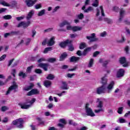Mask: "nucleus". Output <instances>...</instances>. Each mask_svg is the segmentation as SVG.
I'll return each mask as SVG.
<instances>
[{
  "instance_id": "9d476101",
  "label": "nucleus",
  "mask_w": 130,
  "mask_h": 130,
  "mask_svg": "<svg viewBox=\"0 0 130 130\" xmlns=\"http://www.w3.org/2000/svg\"><path fill=\"white\" fill-rule=\"evenodd\" d=\"M30 24H31V22L30 21H28L27 22L22 21L18 24L17 27H23V28H27V27L29 26Z\"/></svg>"
},
{
  "instance_id": "4468645a",
  "label": "nucleus",
  "mask_w": 130,
  "mask_h": 130,
  "mask_svg": "<svg viewBox=\"0 0 130 130\" xmlns=\"http://www.w3.org/2000/svg\"><path fill=\"white\" fill-rule=\"evenodd\" d=\"M37 2V0H27L25 1V3L27 7H32V6Z\"/></svg>"
},
{
  "instance_id": "5701e85b",
  "label": "nucleus",
  "mask_w": 130,
  "mask_h": 130,
  "mask_svg": "<svg viewBox=\"0 0 130 130\" xmlns=\"http://www.w3.org/2000/svg\"><path fill=\"white\" fill-rule=\"evenodd\" d=\"M34 87V84L30 83L29 86L26 87H24L23 88V90H24V91H29V90H31L32 88H33Z\"/></svg>"
},
{
  "instance_id": "37998d69",
  "label": "nucleus",
  "mask_w": 130,
  "mask_h": 130,
  "mask_svg": "<svg viewBox=\"0 0 130 130\" xmlns=\"http://www.w3.org/2000/svg\"><path fill=\"white\" fill-rule=\"evenodd\" d=\"M69 124H71L72 125H77V123L73 121V120H69Z\"/></svg>"
},
{
  "instance_id": "423d86ee",
  "label": "nucleus",
  "mask_w": 130,
  "mask_h": 130,
  "mask_svg": "<svg viewBox=\"0 0 130 130\" xmlns=\"http://www.w3.org/2000/svg\"><path fill=\"white\" fill-rule=\"evenodd\" d=\"M82 29V27L81 26H73L71 25H68L67 26V30H71V31H73V32H77V31H81Z\"/></svg>"
},
{
  "instance_id": "e433bc0d",
  "label": "nucleus",
  "mask_w": 130,
  "mask_h": 130,
  "mask_svg": "<svg viewBox=\"0 0 130 130\" xmlns=\"http://www.w3.org/2000/svg\"><path fill=\"white\" fill-rule=\"evenodd\" d=\"M54 78V76L52 74H49L48 75V77H47V79L48 80H52Z\"/></svg>"
},
{
  "instance_id": "20e7f679",
  "label": "nucleus",
  "mask_w": 130,
  "mask_h": 130,
  "mask_svg": "<svg viewBox=\"0 0 130 130\" xmlns=\"http://www.w3.org/2000/svg\"><path fill=\"white\" fill-rule=\"evenodd\" d=\"M23 119L19 118L13 121L12 124L13 125H15L16 127H18V128H23L24 127V125H23Z\"/></svg>"
},
{
  "instance_id": "79ce46f5",
  "label": "nucleus",
  "mask_w": 130,
  "mask_h": 130,
  "mask_svg": "<svg viewBox=\"0 0 130 130\" xmlns=\"http://www.w3.org/2000/svg\"><path fill=\"white\" fill-rule=\"evenodd\" d=\"M78 19H80V20H82L84 18V14L83 13H80L79 15H78Z\"/></svg>"
},
{
  "instance_id": "2f4dec72",
  "label": "nucleus",
  "mask_w": 130,
  "mask_h": 130,
  "mask_svg": "<svg viewBox=\"0 0 130 130\" xmlns=\"http://www.w3.org/2000/svg\"><path fill=\"white\" fill-rule=\"evenodd\" d=\"M90 3V0H86L85 2V6L82 8V10H85L86 9V6H88Z\"/></svg>"
},
{
  "instance_id": "3c124183",
  "label": "nucleus",
  "mask_w": 130,
  "mask_h": 130,
  "mask_svg": "<svg viewBox=\"0 0 130 130\" xmlns=\"http://www.w3.org/2000/svg\"><path fill=\"white\" fill-rule=\"evenodd\" d=\"M106 34H107V33L106 32V31H104V32L101 33L100 36H101V37H105Z\"/></svg>"
},
{
  "instance_id": "f704fd0d",
  "label": "nucleus",
  "mask_w": 130,
  "mask_h": 130,
  "mask_svg": "<svg viewBox=\"0 0 130 130\" xmlns=\"http://www.w3.org/2000/svg\"><path fill=\"white\" fill-rule=\"evenodd\" d=\"M19 77H21V78H26V74L23 73V72H20L19 73Z\"/></svg>"
},
{
  "instance_id": "6e6552de",
  "label": "nucleus",
  "mask_w": 130,
  "mask_h": 130,
  "mask_svg": "<svg viewBox=\"0 0 130 130\" xmlns=\"http://www.w3.org/2000/svg\"><path fill=\"white\" fill-rule=\"evenodd\" d=\"M119 61L121 63V64H123V67H128V66H129V63L126 61V59L124 57L120 58L119 59Z\"/></svg>"
},
{
  "instance_id": "bb28decb",
  "label": "nucleus",
  "mask_w": 130,
  "mask_h": 130,
  "mask_svg": "<svg viewBox=\"0 0 130 130\" xmlns=\"http://www.w3.org/2000/svg\"><path fill=\"white\" fill-rule=\"evenodd\" d=\"M67 56H68L67 53H63L60 57V61L63 60V59H64V58L67 57Z\"/></svg>"
},
{
  "instance_id": "39448f33",
  "label": "nucleus",
  "mask_w": 130,
  "mask_h": 130,
  "mask_svg": "<svg viewBox=\"0 0 130 130\" xmlns=\"http://www.w3.org/2000/svg\"><path fill=\"white\" fill-rule=\"evenodd\" d=\"M85 111L86 114L88 116H91L92 117L95 116V113L93 112V110L89 107V104H86L85 106Z\"/></svg>"
},
{
  "instance_id": "473e14b6",
  "label": "nucleus",
  "mask_w": 130,
  "mask_h": 130,
  "mask_svg": "<svg viewBox=\"0 0 130 130\" xmlns=\"http://www.w3.org/2000/svg\"><path fill=\"white\" fill-rule=\"evenodd\" d=\"M84 13H89V12H91V11H93V8L92 7H88L87 9L84 10Z\"/></svg>"
},
{
  "instance_id": "69168bd1",
  "label": "nucleus",
  "mask_w": 130,
  "mask_h": 130,
  "mask_svg": "<svg viewBox=\"0 0 130 130\" xmlns=\"http://www.w3.org/2000/svg\"><path fill=\"white\" fill-rule=\"evenodd\" d=\"M47 43V39H45L42 42V45H46Z\"/></svg>"
},
{
  "instance_id": "49530a36",
  "label": "nucleus",
  "mask_w": 130,
  "mask_h": 130,
  "mask_svg": "<svg viewBox=\"0 0 130 130\" xmlns=\"http://www.w3.org/2000/svg\"><path fill=\"white\" fill-rule=\"evenodd\" d=\"M9 109V108L7 107L6 106L2 107L1 108L2 111H7Z\"/></svg>"
},
{
  "instance_id": "c9c22d12",
  "label": "nucleus",
  "mask_w": 130,
  "mask_h": 130,
  "mask_svg": "<svg viewBox=\"0 0 130 130\" xmlns=\"http://www.w3.org/2000/svg\"><path fill=\"white\" fill-rule=\"evenodd\" d=\"M94 62V59H90L89 61V63L88 64V68H91L92 67V66H93V63Z\"/></svg>"
},
{
  "instance_id": "bf43d9fd",
  "label": "nucleus",
  "mask_w": 130,
  "mask_h": 130,
  "mask_svg": "<svg viewBox=\"0 0 130 130\" xmlns=\"http://www.w3.org/2000/svg\"><path fill=\"white\" fill-rule=\"evenodd\" d=\"M78 35L77 34H71L70 35L71 38H76Z\"/></svg>"
},
{
  "instance_id": "5fc2aeb1",
  "label": "nucleus",
  "mask_w": 130,
  "mask_h": 130,
  "mask_svg": "<svg viewBox=\"0 0 130 130\" xmlns=\"http://www.w3.org/2000/svg\"><path fill=\"white\" fill-rule=\"evenodd\" d=\"M78 69L77 66H75L73 69H69V72H73L74 71H76V69Z\"/></svg>"
},
{
  "instance_id": "2eb2a0df",
  "label": "nucleus",
  "mask_w": 130,
  "mask_h": 130,
  "mask_svg": "<svg viewBox=\"0 0 130 130\" xmlns=\"http://www.w3.org/2000/svg\"><path fill=\"white\" fill-rule=\"evenodd\" d=\"M124 75V70L122 69H119L117 72V78H120L123 77Z\"/></svg>"
},
{
  "instance_id": "72a5a7b5",
  "label": "nucleus",
  "mask_w": 130,
  "mask_h": 130,
  "mask_svg": "<svg viewBox=\"0 0 130 130\" xmlns=\"http://www.w3.org/2000/svg\"><path fill=\"white\" fill-rule=\"evenodd\" d=\"M47 61H49V62H54L55 61H56V58H50L47 59Z\"/></svg>"
},
{
  "instance_id": "f3484780",
  "label": "nucleus",
  "mask_w": 130,
  "mask_h": 130,
  "mask_svg": "<svg viewBox=\"0 0 130 130\" xmlns=\"http://www.w3.org/2000/svg\"><path fill=\"white\" fill-rule=\"evenodd\" d=\"M38 66L40 68H42V69H43L44 71H47V69H48V67L49 65L47 63H40L38 64Z\"/></svg>"
},
{
  "instance_id": "f8f14e48",
  "label": "nucleus",
  "mask_w": 130,
  "mask_h": 130,
  "mask_svg": "<svg viewBox=\"0 0 130 130\" xmlns=\"http://www.w3.org/2000/svg\"><path fill=\"white\" fill-rule=\"evenodd\" d=\"M72 43V41H70V40H67L64 42H62L59 44V46L62 48H64L67 45Z\"/></svg>"
},
{
  "instance_id": "8fccbe9b",
  "label": "nucleus",
  "mask_w": 130,
  "mask_h": 130,
  "mask_svg": "<svg viewBox=\"0 0 130 130\" xmlns=\"http://www.w3.org/2000/svg\"><path fill=\"white\" fill-rule=\"evenodd\" d=\"M42 7V6L41 5V4H37L35 6V8L37 10H38V9H40V8H41Z\"/></svg>"
},
{
  "instance_id": "4c0bfd02",
  "label": "nucleus",
  "mask_w": 130,
  "mask_h": 130,
  "mask_svg": "<svg viewBox=\"0 0 130 130\" xmlns=\"http://www.w3.org/2000/svg\"><path fill=\"white\" fill-rule=\"evenodd\" d=\"M85 47H86V44L84 43H82L81 44H80V49H84V48H85Z\"/></svg>"
},
{
  "instance_id": "cd10ccee",
  "label": "nucleus",
  "mask_w": 130,
  "mask_h": 130,
  "mask_svg": "<svg viewBox=\"0 0 130 130\" xmlns=\"http://www.w3.org/2000/svg\"><path fill=\"white\" fill-rule=\"evenodd\" d=\"M45 14V9L42 10L38 13V16L39 17H41V16H43Z\"/></svg>"
},
{
  "instance_id": "09e8293b",
  "label": "nucleus",
  "mask_w": 130,
  "mask_h": 130,
  "mask_svg": "<svg viewBox=\"0 0 130 130\" xmlns=\"http://www.w3.org/2000/svg\"><path fill=\"white\" fill-rule=\"evenodd\" d=\"M9 121V118L7 117H5L4 118V119L2 120V122H4V123H7Z\"/></svg>"
},
{
  "instance_id": "864d4df0",
  "label": "nucleus",
  "mask_w": 130,
  "mask_h": 130,
  "mask_svg": "<svg viewBox=\"0 0 130 130\" xmlns=\"http://www.w3.org/2000/svg\"><path fill=\"white\" fill-rule=\"evenodd\" d=\"M7 57V55L6 54L3 55L2 56L0 57V61H2V60H4Z\"/></svg>"
},
{
  "instance_id": "58836bf2",
  "label": "nucleus",
  "mask_w": 130,
  "mask_h": 130,
  "mask_svg": "<svg viewBox=\"0 0 130 130\" xmlns=\"http://www.w3.org/2000/svg\"><path fill=\"white\" fill-rule=\"evenodd\" d=\"M4 19L5 20H10L12 19V16L11 15H5L4 16Z\"/></svg>"
},
{
  "instance_id": "13d9d810",
  "label": "nucleus",
  "mask_w": 130,
  "mask_h": 130,
  "mask_svg": "<svg viewBox=\"0 0 130 130\" xmlns=\"http://www.w3.org/2000/svg\"><path fill=\"white\" fill-rule=\"evenodd\" d=\"M100 53V52L99 51H96L93 53V56L94 57H96V56H97V55H98V54H99Z\"/></svg>"
},
{
  "instance_id": "dca6fc26",
  "label": "nucleus",
  "mask_w": 130,
  "mask_h": 130,
  "mask_svg": "<svg viewBox=\"0 0 130 130\" xmlns=\"http://www.w3.org/2000/svg\"><path fill=\"white\" fill-rule=\"evenodd\" d=\"M35 94H39V91L36 89H32L30 91L27 93L28 96H31L32 95H35Z\"/></svg>"
},
{
  "instance_id": "f03ea898",
  "label": "nucleus",
  "mask_w": 130,
  "mask_h": 130,
  "mask_svg": "<svg viewBox=\"0 0 130 130\" xmlns=\"http://www.w3.org/2000/svg\"><path fill=\"white\" fill-rule=\"evenodd\" d=\"M35 101H36V100L32 99L31 101H28L26 103H20L18 104V105H19L22 109H28V108H30V107L32 106Z\"/></svg>"
},
{
  "instance_id": "a19ab883",
  "label": "nucleus",
  "mask_w": 130,
  "mask_h": 130,
  "mask_svg": "<svg viewBox=\"0 0 130 130\" xmlns=\"http://www.w3.org/2000/svg\"><path fill=\"white\" fill-rule=\"evenodd\" d=\"M100 10H101V13L102 14V16L103 17H104L105 14H104V11L103 10V7L102 6H101L100 7Z\"/></svg>"
},
{
  "instance_id": "338daca9",
  "label": "nucleus",
  "mask_w": 130,
  "mask_h": 130,
  "mask_svg": "<svg viewBox=\"0 0 130 130\" xmlns=\"http://www.w3.org/2000/svg\"><path fill=\"white\" fill-rule=\"evenodd\" d=\"M52 30H53V28H50L45 30V32H50V31H52Z\"/></svg>"
},
{
  "instance_id": "7c9ffc66",
  "label": "nucleus",
  "mask_w": 130,
  "mask_h": 130,
  "mask_svg": "<svg viewBox=\"0 0 130 130\" xmlns=\"http://www.w3.org/2000/svg\"><path fill=\"white\" fill-rule=\"evenodd\" d=\"M94 2L92 4V6L95 7L96 8L99 5V0H94Z\"/></svg>"
},
{
  "instance_id": "0eeeda50",
  "label": "nucleus",
  "mask_w": 130,
  "mask_h": 130,
  "mask_svg": "<svg viewBox=\"0 0 130 130\" xmlns=\"http://www.w3.org/2000/svg\"><path fill=\"white\" fill-rule=\"evenodd\" d=\"M91 50V48H87L84 51L83 53L81 52V51L79 50L77 52V55H79V56H85Z\"/></svg>"
},
{
  "instance_id": "0e129e2a",
  "label": "nucleus",
  "mask_w": 130,
  "mask_h": 130,
  "mask_svg": "<svg viewBox=\"0 0 130 130\" xmlns=\"http://www.w3.org/2000/svg\"><path fill=\"white\" fill-rule=\"evenodd\" d=\"M128 4V0H125V4L123 5V7H127Z\"/></svg>"
},
{
  "instance_id": "a211bd4d",
  "label": "nucleus",
  "mask_w": 130,
  "mask_h": 130,
  "mask_svg": "<svg viewBox=\"0 0 130 130\" xmlns=\"http://www.w3.org/2000/svg\"><path fill=\"white\" fill-rule=\"evenodd\" d=\"M55 39V38L54 37H52L47 42V45L48 46H52L53 44H54V40Z\"/></svg>"
},
{
  "instance_id": "052dcab7",
  "label": "nucleus",
  "mask_w": 130,
  "mask_h": 130,
  "mask_svg": "<svg viewBox=\"0 0 130 130\" xmlns=\"http://www.w3.org/2000/svg\"><path fill=\"white\" fill-rule=\"evenodd\" d=\"M118 7H116V6H115L113 8V11H114L115 12H118Z\"/></svg>"
},
{
  "instance_id": "c85d7f7f",
  "label": "nucleus",
  "mask_w": 130,
  "mask_h": 130,
  "mask_svg": "<svg viewBox=\"0 0 130 130\" xmlns=\"http://www.w3.org/2000/svg\"><path fill=\"white\" fill-rule=\"evenodd\" d=\"M51 50H52V47H47L44 49L43 53H47L48 51H51Z\"/></svg>"
},
{
  "instance_id": "e2e57ef3",
  "label": "nucleus",
  "mask_w": 130,
  "mask_h": 130,
  "mask_svg": "<svg viewBox=\"0 0 130 130\" xmlns=\"http://www.w3.org/2000/svg\"><path fill=\"white\" fill-rule=\"evenodd\" d=\"M7 11V9L6 8H1L0 9V14L1 13H4V12H6Z\"/></svg>"
},
{
  "instance_id": "ea45409f",
  "label": "nucleus",
  "mask_w": 130,
  "mask_h": 130,
  "mask_svg": "<svg viewBox=\"0 0 130 130\" xmlns=\"http://www.w3.org/2000/svg\"><path fill=\"white\" fill-rule=\"evenodd\" d=\"M123 111V108L120 107L118 108L117 112L119 113V114H121L122 113V111Z\"/></svg>"
},
{
  "instance_id": "c756f323",
  "label": "nucleus",
  "mask_w": 130,
  "mask_h": 130,
  "mask_svg": "<svg viewBox=\"0 0 130 130\" xmlns=\"http://www.w3.org/2000/svg\"><path fill=\"white\" fill-rule=\"evenodd\" d=\"M117 122H119V123H124L126 122V121L123 118H119L117 121Z\"/></svg>"
},
{
  "instance_id": "4be33fe9",
  "label": "nucleus",
  "mask_w": 130,
  "mask_h": 130,
  "mask_svg": "<svg viewBox=\"0 0 130 130\" xmlns=\"http://www.w3.org/2000/svg\"><path fill=\"white\" fill-rule=\"evenodd\" d=\"M0 5L4 6V7H10L11 6L10 4L7 3L4 0H0Z\"/></svg>"
},
{
  "instance_id": "7ed1b4c3",
  "label": "nucleus",
  "mask_w": 130,
  "mask_h": 130,
  "mask_svg": "<svg viewBox=\"0 0 130 130\" xmlns=\"http://www.w3.org/2000/svg\"><path fill=\"white\" fill-rule=\"evenodd\" d=\"M96 109L94 110L95 113H100V112H103L104 108H103V103L100 100V99H97L96 101Z\"/></svg>"
},
{
  "instance_id": "412c9836",
  "label": "nucleus",
  "mask_w": 130,
  "mask_h": 130,
  "mask_svg": "<svg viewBox=\"0 0 130 130\" xmlns=\"http://www.w3.org/2000/svg\"><path fill=\"white\" fill-rule=\"evenodd\" d=\"M34 10H31L29 11L28 14H27V16H26L27 20H30L31 18H32V16H33L35 14Z\"/></svg>"
},
{
  "instance_id": "f257e3e1",
  "label": "nucleus",
  "mask_w": 130,
  "mask_h": 130,
  "mask_svg": "<svg viewBox=\"0 0 130 130\" xmlns=\"http://www.w3.org/2000/svg\"><path fill=\"white\" fill-rule=\"evenodd\" d=\"M113 86H114V82L112 81L107 87V88H105L104 85L97 88L96 92L98 94H103L104 93H107L109 94L112 91L113 89Z\"/></svg>"
},
{
  "instance_id": "a18cd8bd",
  "label": "nucleus",
  "mask_w": 130,
  "mask_h": 130,
  "mask_svg": "<svg viewBox=\"0 0 130 130\" xmlns=\"http://www.w3.org/2000/svg\"><path fill=\"white\" fill-rule=\"evenodd\" d=\"M32 69H33V66L28 67L26 70L27 73H30Z\"/></svg>"
},
{
  "instance_id": "de8ad7c7",
  "label": "nucleus",
  "mask_w": 130,
  "mask_h": 130,
  "mask_svg": "<svg viewBox=\"0 0 130 130\" xmlns=\"http://www.w3.org/2000/svg\"><path fill=\"white\" fill-rule=\"evenodd\" d=\"M24 18H25V16H24L18 17H16V20H17V21H21V20H23V19H24Z\"/></svg>"
},
{
  "instance_id": "1a4fd4ad",
  "label": "nucleus",
  "mask_w": 130,
  "mask_h": 130,
  "mask_svg": "<svg viewBox=\"0 0 130 130\" xmlns=\"http://www.w3.org/2000/svg\"><path fill=\"white\" fill-rule=\"evenodd\" d=\"M86 38L88 39V40H89V42H94L98 40V39L95 38V34L94 33L92 34L90 36H86Z\"/></svg>"
},
{
  "instance_id": "680f3d73",
  "label": "nucleus",
  "mask_w": 130,
  "mask_h": 130,
  "mask_svg": "<svg viewBox=\"0 0 130 130\" xmlns=\"http://www.w3.org/2000/svg\"><path fill=\"white\" fill-rule=\"evenodd\" d=\"M38 62H42V61H45V58H41L38 60Z\"/></svg>"
},
{
  "instance_id": "6e6d98bb",
  "label": "nucleus",
  "mask_w": 130,
  "mask_h": 130,
  "mask_svg": "<svg viewBox=\"0 0 130 130\" xmlns=\"http://www.w3.org/2000/svg\"><path fill=\"white\" fill-rule=\"evenodd\" d=\"M35 72L37 74H42V71L40 69H36Z\"/></svg>"
},
{
  "instance_id": "ddd939ff",
  "label": "nucleus",
  "mask_w": 130,
  "mask_h": 130,
  "mask_svg": "<svg viewBox=\"0 0 130 130\" xmlns=\"http://www.w3.org/2000/svg\"><path fill=\"white\" fill-rule=\"evenodd\" d=\"M17 88L18 86L17 85V84L16 83H14L13 85L10 86L8 90L6 92V95H9V94H10V93H11V92H12L13 90H16V89Z\"/></svg>"
},
{
  "instance_id": "c03bdc74",
  "label": "nucleus",
  "mask_w": 130,
  "mask_h": 130,
  "mask_svg": "<svg viewBox=\"0 0 130 130\" xmlns=\"http://www.w3.org/2000/svg\"><path fill=\"white\" fill-rule=\"evenodd\" d=\"M60 122H61V123H62L63 124H67V121H66V120H64V119H60L59 120Z\"/></svg>"
},
{
  "instance_id": "393cba45",
  "label": "nucleus",
  "mask_w": 130,
  "mask_h": 130,
  "mask_svg": "<svg viewBox=\"0 0 130 130\" xmlns=\"http://www.w3.org/2000/svg\"><path fill=\"white\" fill-rule=\"evenodd\" d=\"M107 81L108 80L106 79V77H104L102 78L101 83L103 84V86H104L107 84Z\"/></svg>"
},
{
  "instance_id": "b1692460",
  "label": "nucleus",
  "mask_w": 130,
  "mask_h": 130,
  "mask_svg": "<svg viewBox=\"0 0 130 130\" xmlns=\"http://www.w3.org/2000/svg\"><path fill=\"white\" fill-rule=\"evenodd\" d=\"M61 88L63 90H68V89H69V87H68V84H67V82H62Z\"/></svg>"
},
{
  "instance_id": "774afa93",
  "label": "nucleus",
  "mask_w": 130,
  "mask_h": 130,
  "mask_svg": "<svg viewBox=\"0 0 130 130\" xmlns=\"http://www.w3.org/2000/svg\"><path fill=\"white\" fill-rule=\"evenodd\" d=\"M69 49L70 51H73V50H74V47H73V46H70L69 47Z\"/></svg>"
},
{
  "instance_id": "4d7b16f0",
  "label": "nucleus",
  "mask_w": 130,
  "mask_h": 130,
  "mask_svg": "<svg viewBox=\"0 0 130 130\" xmlns=\"http://www.w3.org/2000/svg\"><path fill=\"white\" fill-rule=\"evenodd\" d=\"M75 74H67V77L68 78H73V77H74V76H75Z\"/></svg>"
},
{
  "instance_id": "aec40b11",
  "label": "nucleus",
  "mask_w": 130,
  "mask_h": 130,
  "mask_svg": "<svg viewBox=\"0 0 130 130\" xmlns=\"http://www.w3.org/2000/svg\"><path fill=\"white\" fill-rule=\"evenodd\" d=\"M80 60V57L73 56L70 59L71 62H76Z\"/></svg>"
},
{
  "instance_id": "9b49d317",
  "label": "nucleus",
  "mask_w": 130,
  "mask_h": 130,
  "mask_svg": "<svg viewBox=\"0 0 130 130\" xmlns=\"http://www.w3.org/2000/svg\"><path fill=\"white\" fill-rule=\"evenodd\" d=\"M119 14H120V16L118 20V22H121V21H122V19H123V17H124V15H125V11L123 9H121L120 10Z\"/></svg>"
},
{
  "instance_id": "6ab92c4d",
  "label": "nucleus",
  "mask_w": 130,
  "mask_h": 130,
  "mask_svg": "<svg viewBox=\"0 0 130 130\" xmlns=\"http://www.w3.org/2000/svg\"><path fill=\"white\" fill-rule=\"evenodd\" d=\"M66 25H67V26H70V22H69L67 20H64L62 22L60 23L59 24V26L60 28H62V27H64V26H66Z\"/></svg>"
},
{
  "instance_id": "603ef678",
  "label": "nucleus",
  "mask_w": 130,
  "mask_h": 130,
  "mask_svg": "<svg viewBox=\"0 0 130 130\" xmlns=\"http://www.w3.org/2000/svg\"><path fill=\"white\" fill-rule=\"evenodd\" d=\"M105 21H106V22H107V23H108V24H110V23H112V20H111V19H109L108 18H105Z\"/></svg>"
},
{
  "instance_id": "a878e982",
  "label": "nucleus",
  "mask_w": 130,
  "mask_h": 130,
  "mask_svg": "<svg viewBox=\"0 0 130 130\" xmlns=\"http://www.w3.org/2000/svg\"><path fill=\"white\" fill-rule=\"evenodd\" d=\"M44 85L47 88H48V87L50 86V85H51V82L50 81L46 80L44 82Z\"/></svg>"
}]
</instances>
